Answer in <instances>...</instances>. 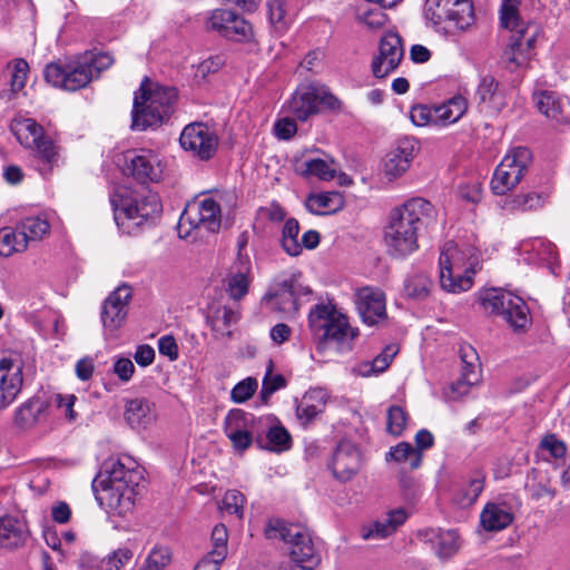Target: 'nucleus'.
<instances>
[{
    "label": "nucleus",
    "instance_id": "nucleus-1",
    "mask_svg": "<svg viewBox=\"0 0 570 570\" xmlns=\"http://www.w3.org/2000/svg\"><path fill=\"white\" fill-rule=\"evenodd\" d=\"M141 480L140 470L128 466L120 459L110 458L94 479L92 490L106 512L126 517L134 510Z\"/></svg>",
    "mask_w": 570,
    "mask_h": 570
},
{
    "label": "nucleus",
    "instance_id": "nucleus-2",
    "mask_svg": "<svg viewBox=\"0 0 570 570\" xmlns=\"http://www.w3.org/2000/svg\"><path fill=\"white\" fill-rule=\"evenodd\" d=\"M433 205L421 197L406 200L394 208L384 230V242L390 255L406 257L419 248L417 232L423 222L432 218Z\"/></svg>",
    "mask_w": 570,
    "mask_h": 570
},
{
    "label": "nucleus",
    "instance_id": "nucleus-3",
    "mask_svg": "<svg viewBox=\"0 0 570 570\" xmlns=\"http://www.w3.org/2000/svg\"><path fill=\"white\" fill-rule=\"evenodd\" d=\"M110 203L117 226L128 234L161 213L158 195L145 186L136 190L120 186L110 196Z\"/></svg>",
    "mask_w": 570,
    "mask_h": 570
},
{
    "label": "nucleus",
    "instance_id": "nucleus-4",
    "mask_svg": "<svg viewBox=\"0 0 570 570\" xmlns=\"http://www.w3.org/2000/svg\"><path fill=\"white\" fill-rule=\"evenodd\" d=\"M236 204L233 191H206L188 203L178 222V235L187 238L191 229H204L218 233L222 225V214L226 208Z\"/></svg>",
    "mask_w": 570,
    "mask_h": 570
},
{
    "label": "nucleus",
    "instance_id": "nucleus-5",
    "mask_svg": "<svg viewBox=\"0 0 570 570\" xmlns=\"http://www.w3.org/2000/svg\"><path fill=\"white\" fill-rule=\"evenodd\" d=\"M112 63L114 58L108 52H90L80 60L47 65L45 79L56 88L76 91L86 87Z\"/></svg>",
    "mask_w": 570,
    "mask_h": 570
},
{
    "label": "nucleus",
    "instance_id": "nucleus-6",
    "mask_svg": "<svg viewBox=\"0 0 570 570\" xmlns=\"http://www.w3.org/2000/svg\"><path fill=\"white\" fill-rule=\"evenodd\" d=\"M139 91L140 95L136 94L134 98L131 128L146 130L169 117L177 91L173 87L154 85L148 79L141 83Z\"/></svg>",
    "mask_w": 570,
    "mask_h": 570
},
{
    "label": "nucleus",
    "instance_id": "nucleus-7",
    "mask_svg": "<svg viewBox=\"0 0 570 570\" xmlns=\"http://www.w3.org/2000/svg\"><path fill=\"white\" fill-rule=\"evenodd\" d=\"M474 264L466 253L453 242H448L439 258V281L443 291L460 294L471 289L474 282Z\"/></svg>",
    "mask_w": 570,
    "mask_h": 570
},
{
    "label": "nucleus",
    "instance_id": "nucleus-8",
    "mask_svg": "<svg viewBox=\"0 0 570 570\" xmlns=\"http://www.w3.org/2000/svg\"><path fill=\"white\" fill-rule=\"evenodd\" d=\"M425 18L438 31L464 32L475 21L472 0H425Z\"/></svg>",
    "mask_w": 570,
    "mask_h": 570
},
{
    "label": "nucleus",
    "instance_id": "nucleus-9",
    "mask_svg": "<svg viewBox=\"0 0 570 570\" xmlns=\"http://www.w3.org/2000/svg\"><path fill=\"white\" fill-rule=\"evenodd\" d=\"M521 0H503L500 10V22L505 29L515 33L511 37L510 45L504 51L505 60L521 67L529 59V50L534 46L535 31L531 35L529 27H522L519 20V6Z\"/></svg>",
    "mask_w": 570,
    "mask_h": 570
},
{
    "label": "nucleus",
    "instance_id": "nucleus-10",
    "mask_svg": "<svg viewBox=\"0 0 570 570\" xmlns=\"http://www.w3.org/2000/svg\"><path fill=\"white\" fill-rule=\"evenodd\" d=\"M266 535L269 539L279 538L289 544L292 560L297 563L296 568H312L318 558L314 543L307 529L299 524H286L282 520L271 521L266 528Z\"/></svg>",
    "mask_w": 570,
    "mask_h": 570
},
{
    "label": "nucleus",
    "instance_id": "nucleus-11",
    "mask_svg": "<svg viewBox=\"0 0 570 570\" xmlns=\"http://www.w3.org/2000/svg\"><path fill=\"white\" fill-rule=\"evenodd\" d=\"M266 428L267 419L256 417L240 409L230 410L224 420V433L238 453H244L254 441L264 446L262 439Z\"/></svg>",
    "mask_w": 570,
    "mask_h": 570
},
{
    "label": "nucleus",
    "instance_id": "nucleus-12",
    "mask_svg": "<svg viewBox=\"0 0 570 570\" xmlns=\"http://www.w3.org/2000/svg\"><path fill=\"white\" fill-rule=\"evenodd\" d=\"M341 101L328 90L318 83L299 86L289 101V110L296 119L307 120L311 116L323 109L337 110Z\"/></svg>",
    "mask_w": 570,
    "mask_h": 570
},
{
    "label": "nucleus",
    "instance_id": "nucleus-13",
    "mask_svg": "<svg viewBox=\"0 0 570 570\" xmlns=\"http://www.w3.org/2000/svg\"><path fill=\"white\" fill-rule=\"evenodd\" d=\"M18 141L35 151L36 157L48 169L58 161V151L53 141L45 135L43 128L32 118L18 117L11 125Z\"/></svg>",
    "mask_w": 570,
    "mask_h": 570
},
{
    "label": "nucleus",
    "instance_id": "nucleus-14",
    "mask_svg": "<svg viewBox=\"0 0 570 570\" xmlns=\"http://www.w3.org/2000/svg\"><path fill=\"white\" fill-rule=\"evenodd\" d=\"M532 161V154L527 147L512 148L493 173L491 189L495 195H505L524 177Z\"/></svg>",
    "mask_w": 570,
    "mask_h": 570
},
{
    "label": "nucleus",
    "instance_id": "nucleus-15",
    "mask_svg": "<svg viewBox=\"0 0 570 570\" xmlns=\"http://www.w3.org/2000/svg\"><path fill=\"white\" fill-rule=\"evenodd\" d=\"M218 142L216 131L204 122H191L185 126L179 137L181 148L200 160L213 158Z\"/></svg>",
    "mask_w": 570,
    "mask_h": 570
},
{
    "label": "nucleus",
    "instance_id": "nucleus-16",
    "mask_svg": "<svg viewBox=\"0 0 570 570\" xmlns=\"http://www.w3.org/2000/svg\"><path fill=\"white\" fill-rule=\"evenodd\" d=\"M23 366L24 362L18 353L0 357V411L11 405L21 392Z\"/></svg>",
    "mask_w": 570,
    "mask_h": 570
},
{
    "label": "nucleus",
    "instance_id": "nucleus-17",
    "mask_svg": "<svg viewBox=\"0 0 570 570\" xmlns=\"http://www.w3.org/2000/svg\"><path fill=\"white\" fill-rule=\"evenodd\" d=\"M124 173L142 185L155 183L163 176V164L159 155L151 149L131 150L125 156Z\"/></svg>",
    "mask_w": 570,
    "mask_h": 570
},
{
    "label": "nucleus",
    "instance_id": "nucleus-18",
    "mask_svg": "<svg viewBox=\"0 0 570 570\" xmlns=\"http://www.w3.org/2000/svg\"><path fill=\"white\" fill-rule=\"evenodd\" d=\"M404 57L402 38L394 31L386 32L380 40L379 52L371 62L375 78H385L396 70Z\"/></svg>",
    "mask_w": 570,
    "mask_h": 570
},
{
    "label": "nucleus",
    "instance_id": "nucleus-19",
    "mask_svg": "<svg viewBox=\"0 0 570 570\" xmlns=\"http://www.w3.org/2000/svg\"><path fill=\"white\" fill-rule=\"evenodd\" d=\"M207 28L234 41H249L253 38L252 24L236 12L227 9L212 11L207 20Z\"/></svg>",
    "mask_w": 570,
    "mask_h": 570
},
{
    "label": "nucleus",
    "instance_id": "nucleus-20",
    "mask_svg": "<svg viewBox=\"0 0 570 570\" xmlns=\"http://www.w3.org/2000/svg\"><path fill=\"white\" fill-rule=\"evenodd\" d=\"M130 298V287L122 285L117 287L105 299L100 315L105 335L114 336L122 326L128 314V303Z\"/></svg>",
    "mask_w": 570,
    "mask_h": 570
},
{
    "label": "nucleus",
    "instance_id": "nucleus-21",
    "mask_svg": "<svg viewBox=\"0 0 570 570\" xmlns=\"http://www.w3.org/2000/svg\"><path fill=\"white\" fill-rule=\"evenodd\" d=\"M419 151V142L411 137L396 141L383 159V173L389 180L401 177L411 166Z\"/></svg>",
    "mask_w": 570,
    "mask_h": 570
},
{
    "label": "nucleus",
    "instance_id": "nucleus-22",
    "mask_svg": "<svg viewBox=\"0 0 570 570\" xmlns=\"http://www.w3.org/2000/svg\"><path fill=\"white\" fill-rule=\"evenodd\" d=\"M354 302L363 323L373 326L386 318L385 295L380 288L365 286L356 289Z\"/></svg>",
    "mask_w": 570,
    "mask_h": 570
},
{
    "label": "nucleus",
    "instance_id": "nucleus-23",
    "mask_svg": "<svg viewBox=\"0 0 570 570\" xmlns=\"http://www.w3.org/2000/svg\"><path fill=\"white\" fill-rule=\"evenodd\" d=\"M360 466L361 453L358 449L348 441L340 442L330 463L334 476L342 482H346L358 472Z\"/></svg>",
    "mask_w": 570,
    "mask_h": 570
},
{
    "label": "nucleus",
    "instance_id": "nucleus-24",
    "mask_svg": "<svg viewBox=\"0 0 570 570\" xmlns=\"http://www.w3.org/2000/svg\"><path fill=\"white\" fill-rule=\"evenodd\" d=\"M513 520L514 507L512 499L499 498L488 502L480 513L482 528L490 532H497L508 528Z\"/></svg>",
    "mask_w": 570,
    "mask_h": 570
},
{
    "label": "nucleus",
    "instance_id": "nucleus-25",
    "mask_svg": "<svg viewBox=\"0 0 570 570\" xmlns=\"http://www.w3.org/2000/svg\"><path fill=\"white\" fill-rule=\"evenodd\" d=\"M50 401L45 395H35L23 402L14 412V423L18 428L30 430L48 421Z\"/></svg>",
    "mask_w": 570,
    "mask_h": 570
},
{
    "label": "nucleus",
    "instance_id": "nucleus-26",
    "mask_svg": "<svg viewBox=\"0 0 570 570\" xmlns=\"http://www.w3.org/2000/svg\"><path fill=\"white\" fill-rule=\"evenodd\" d=\"M476 97L481 110L489 115H498L507 106L505 90L491 75L481 78Z\"/></svg>",
    "mask_w": 570,
    "mask_h": 570
},
{
    "label": "nucleus",
    "instance_id": "nucleus-27",
    "mask_svg": "<svg viewBox=\"0 0 570 570\" xmlns=\"http://www.w3.org/2000/svg\"><path fill=\"white\" fill-rule=\"evenodd\" d=\"M342 313L332 302H321L311 308L308 313V326L313 335L322 343L338 321Z\"/></svg>",
    "mask_w": 570,
    "mask_h": 570
},
{
    "label": "nucleus",
    "instance_id": "nucleus-28",
    "mask_svg": "<svg viewBox=\"0 0 570 570\" xmlns=\"http://www.w3.org/2000/svg\"><path fill=\"white\" fill-rule=\"evenodd\" d=\"M461 361L463 363L461 379L451 384L448 394V397L453 401L466 395L471 386L478 382V374L475 372L478 356L472 346L461 348Z\"/></svg>",
    "mask_w": 570,
    "mask_h": 570
},
{
    "label": "nucleus",
    "instance_id": "nucleus-29",
    "mask_svg": "<svg viewBox=\"0 0 570 570\" xmlns=\"http://www.w3.org/2000/svg\"><path fill=\"white\" fill-rule=\"evenodd\" d=\"M124 416L130 428L146 429L157 420L156 404L145 397L128 400L125 404Z\"/></svg>",
    "mask_w": 570,
    "mask_h": 570
},
{
    "label": "nucleus",
    "instance_id": "nucleus-30",
    "mask_svg": "<svg viewBox=\"0 0 570 570\" xmlns=\"http://www.w3.org/2000/svg\"><path fill=\"white\" fill-rule=\"evenodd\" d=\"M485 473L481 470L473 471L469 478L456 488L453 501L461 508H469L475 503L484 490Z\"/></svg>",
    "mask_w": 570,
    "mask_h": 570
},
{
    "label": "nucleus",
    "instance_id": "nucleus-31",
    "mask_svg": "<svg viewBox=\"0 0 570 570\" xmlns=\"http://www.w3.org/2000/svg\"><path fill=\"white\" fill-rule=\"evenodd\" d=\"M468 107V99L461 95L434 106V126L446 127L458 122L465 115Z\"/></svg>",
    "mask_w": 570,
    "mask_h": 570
},
{
    "label": "nucleus",
    "instance_id": "nucleus-32",
    "mask_svg": "<svg viewBox=\"0 0 570 570\" xmlns=\"http://www.w3.org/2000/svg\"><path fill=\"white\" fill-rule=\"evenodd\" d=\"M358 334V328L351 326L347 316L343 314L332 326L331 331L327 332L322 343L333 344L338 351L346 352L352 350L353 341Z\"/></svg>",
    "mask_w": 570,
    "mask_h": 570
},
{
    "label": "nucleus",
    "instance_id": "nucleus-33",
    "mask_svg": "<svg viewBox=\"0 0 570 570\" xmlns=\"http://www.w3.org/2000/svg\"><path fill=\"white\" fill-rule=\"evenodd\" d=\"M238 320V312L227 306H217L208 313L206 323L210 326L215 337H229L232 334L229 327Z\"/></svg>",
    "mask_w": 570,
    "mask_h": 570
},
{
    "label": "nucleus",
    "instance_id": "nucleus-34",
    "mask_svg": "<svg viewBox=\"0 0 570 570\" xmlns=\"http://www.w3.org/2000/svg\"><path fill=\"white\" fill-rule=\"evenodd\" d=\"M426 537L441 559L452 557L460 548V538L455 530H430Z\"/></svg>",
    "mask_w": 570,
    "mask_h": 570
},
{
    "label": "nucleus",
    "instance_id": "nucleus-35",
    "mask_svg": "<svg viewBox=\"0 0 570 570\" xmlns=\"http://www.w3.org/2000/svg\"><path fill=\"white\" fill-rule=\"evenodd\" d=\"M305 205L314 215H328L343 207L344 198L338 191H326L308 196Z\"/></svg>",
    "mask_w": 570,
    "mask_h": 570
},
{
    "label": "nucleus",
    "instance_id": "nucleus-36",
    "mask_svg": "<svg viewBox=\"0 0 570 570\" xmlns=\"http://www.w3.org/2000/svg\"><path fill=\"white\" fill-rule=\"evenodd\" d=\"M501 316L514 331L527 328L531 321L528 305L514 294L507 302Z\"/></svg>",
    "mask_w": 570,
    "mask_h": 570
},
{
    "label": "nucleus",
    "instance_id": "nucleus-37",
    "mask_svg": "<svg viewBox=\"0 0 570 570\" xmlns=\"http://www.w3.org/2000/svg\"><path fill=\"white\" fill-rule=\"evenodd\" d=\"M268 20L277 32L285 31L292 23L295 9L291 0H267Z\"/></svg>",
    "mask_w": 570,
    "mask_h": 570
},
{
    "label": "nucleus",
    "instance_id": "nucleus-38",
    "mask_svg": "<svg viewBox=\"0 0 570 570\" xmlns=\"http://www.w3.org/2000/svg\"><path fill=\"white\" fill-rule=\"evenodd\" d=\"M26 525L18 519L0 517V548H16L26 540Z\"/></svg>",
    "mask_w": 570,
    "mask_h": 570
},
{
    "label": "nucleus",
    "instance_id": "nucleus-39",
    "mask_svg": "<svg viewBox=\"0 0 570 570\" xmlns=\"http://www.w3.org/2000/svg\"><path fill=\"white\" fill-rule=\"evenodd\" d=\"M397 348L394 345L386 346L384 351L371 361H363L356 364L352 372L362 377H370L383 373L396 355Z\"/></svg>",
    "mask_w": 570,
    "mask_h": 570
},
{
    "label": "nucleus",
    "instance_id": "nucleus-40",
    "mask_svg": "<svg viewBox=\"0 0 570 570\" xmlns=\"http://www.w3.org/2000/svg\"><path fill=\"white\" fill-rule=\"evenodd\" d=\"M279 309L286 314H295L298 311L296 284L293 277L276 281L274 293L271 294Z\"/></svg>",
    "mask_w": 570,
    "mask_h": 570
},
{
    "label": "nucleus",
    "instance_id": "nucleus-41",
    "mask_svg": "<svg viewBox=\"0 0 570 570\" xmlns=\"http://www.w3.org/2000/svg\"><path fill=\"white\" fill-rule=\"evenodd\" d=\"M325 393L322 390H311L304 394L296 406V415L303 423H308L323 412Z\"/></svg>",
    "mask_w": 570,
    "mask_h": 570
},
{
    "label": "nucleus",
    "instance_id": "nucleus-42",
    "mask_svg": "<svg viewBox=\"0 0 570 570\" xmlns=\"http://www.w3.org/2000/svg\"><path fill=\"white\" fill-rule=\"evenodd\" d=\"M238 265L237 271L230 274L227 283V291L233 299L243 298L247 294L250 283V262L248 257L239 258Z\"/></svg>",
    "mask_w": 570,
    "mask_h": 570
},
{
    "label": "nucleus",
    "instance_id": "nucleus-43",
    "mask_svg": "<svg viewBox=\"0 0 570 570\" xmlns=\"http://www.w3.org/2000/svg\"><path fill=\"white\" fill-rule=\"evenodd\" d=\"M546 198L542 194L529 191L504 199L502 208L508 212H530L543 207Z\"/></svg>",
    "mask_w": 570,
    "mask_h": 570
},
{
    "label": "nucleus",
    "instance_id": "nucleus-44",
    "mask_svg": "<svg viewBox=\"0 0 570 570\" xmlns=\"http://www.w3.org/2000/svg\"><path fill=\"white\" fill-rule=\"evenodd\" d=\"M297 171L303 177H317L322 180H331L336 175L334 161H326L321 158H313L302 161L297 166Z\"/></svg>",
    "mask_w": 570,
    "mask_h": 570
},
{
    "label": "nucleus",
    "instance_id": "nucleus-45",
    "mask_svg": "<svg viewBox=\"0 0 570 570\" xmlns=\"http://www.w3.org/2000/svg\"><path fill=\"white\" fill-rule=\"evenodd\" d=\"M432 281L424 272H412L404 279V293L414 299H424L432 288Z\"/></svg>",
    "mask_w": 570,
    "mask_h": 570
},
{
    "label": "nucleus",
    "instance_id": "nucleus-46",
    "mask_svg": "<svg viewBox=\"0 0 570 570\" xmlns=\"http://www.w3.org/2000/svg\"><path fill=\"white\" fill-rule=\"evenodd\" d=\"M535 105L541 114L548 118L557 119L562 112L564 99L556 91L542 90L533 94Z\"/></svg>",
    "mask_w": 570,
    "mask_h": 570
},
{
    "label": "nucleus",
    "instance_id": "nucleus-47",
    "mask_svg": "<svg viewBox=\"0 0 570 570\" xmlns=\"http://www.w3.org/2000/svg\"><path fill=\"white\" fill-rule=\"evenodd\" d=\"M27 249V240L20 233L19 227H4L0 229V255L9 257L14 253Z\"/></svg>",
    "mask_w": 570,
    "mask_h": 570
},
{
    "label": "nucleus",
    "instance_id": "nucleus-48",
    "mask_svg": "<svg viewBox=\"0 0 570 570\" xmlns=\"http://www.w3.org/2000/svg\"><path fill=\"white\" fill-rule=\"evenodd\" d=\"M173 561V549L165 543H155L149 550L142 570H166Z\"/></svg>",
    "mask_w": 570,
    "mask_h": 570
},
{
    "label": "nucleus",
    "instance_id": "nucleus-49",
    "mask_svg": "<svg viewBox=\"0 0 570 570\" xmlns=\"http://www.w3.org/2000/svg\"><path fill=\"white\" fill-rule=\"evenodd\" d=\"M27 245L29 242L40 240L50 230L48 220L41 216L26 217L18 225Z\"/></svg>",
    "mask_w": 570,
    "mask_h": 570
},
{
    "label": "nucleus",
    "instance_id": "nucleus-50",
    "mask_svg": "<svg viewBox=\"0 0 570 570\" xmlns=\"http://www.w3.org/2000/svg\"><path fill=\"white\" fill-rule=\"evenodd\" d=\"M511 295L501 288H489L480 293L479 301L487 312L501 315Z\"/></svg>",
    "mask_w": 570,
    "mask_h": 570
},
{
    "label": "nucleus",
    "instance_id": "nucleus-51",
    "mask_svg": "<svg viewBox=\"0 0 570 570\" xmlns=\"http://www.w3.org/2000/svg\"><path fill=\"white\" fill-rule=\"evenodd\" d=\"M299 224L295 218H288L282 229L281 246L289 256H298L302 254L299 245Z\"/></svg>",
    "mask_w": 570,
    "mask_h": 570
},
{
    "label": "nucleus",
    "instance_id": "nucleus-52",
    "mask_svg": "<svg viewBox=\"0 0 570 570\" xmlns=\"http://www.w3.org/2000/svg\"><path fill=\"white\" fill-rule=\"evenodd\" d=\"M264 434H266L268 443L263 448H267L268 450L275 452H282L291 448V435L284 426H272L267 420V428Z\"/></svg>",
    "mask_w": 570,
    "mask_h": 570
},
{
    "label": "nucleus",
    "instance_id": "nucleus-53",
    "mask_svg": "<svg viewBox=\"0 0 570 570\" xmlns=\"http://www.w3.org/2000/svg\"><path fill=\"white\" fill-rule=\"evenodd\" d=\"M389 455L396 462H407L411 469H417L422 462V453L406 442H402L392 448Z\"/></svg>",
    "mask_w": 570,
    "mask_h": 570
},
{
    "label": "nucleus",
    "instance_id": "nucleus-54",
    "mask_svg": "<svg viewBox=\"0 0 570 570\" xmlns=\"http://www.w3.org/2000/svg\"><path fill=\"white\" fill-rule=\"evenodd\" d=\"M274 363L272 360H268L266 366V373L263 379L261 396L263 400H267L274 394L276 391L285 387L286 381L281 374H273Z\"/></svg>",
    "mask_w": 570,
    "mask_h": 570
},
{
    "label": "nucleus",
    "instance_id": "nucleus-55",
    "mask_svg": "<svg viewBox=\"0 0 570 570\" xmlns=\"http://www.w3.org/2000/svg\"><path fill=\"white\" fill-rule=\"evenodd\" d=\"M7 71L10 76V87L12 92L20 91L28 77L29 66L24 59H16L8 63Z\"/></svg>",
    "mask_w": 570,
    "mask_h": 570
},
{
    "label": "nucleus",
    "instance_id": "nucleus-56",
    "mask_svg": "<svg viewBox=\"0 0 570 570\" xmlns=\"http://www.w3.org/2000/svg\"><path fill=\"white\" fill-rule=\"evenodd\" d=\"M227 528L219 523L212 531L213 549L209 551L218 560H225L227 557Z\"/></svg>",
    "mask_w": 570,
    "mask_h": 570
},
{
    "label": "nucleus",
    "instance_id": "nucleus-57",
    "mask_svg": "<svg viewBox=\"0 0 570 570\" xmlns=\"http://www.w3.org/2000/svg\"><path fill=\"white\" fill-rule=\"evenodd\" d=\"M46 397L50 401V407L56 406L58 410L62 411L69 421H75L77 419V413L73 410V405L77 400L76 395L53 393Z\"/></svg>",
    "mask_w": 570,
    "mask_h": 570
},
{
    "label": "nucleus",
    "instance_id": "nucleus-58",
    "mask_svg": "<svg viewBox=\"0 0 570 570\" xmlns=\"http://www.w3.org/2000/svg\"><path fill=\"white\" fill-rule=\"evenodd\" d=\"M257 381L253 377H246L238 382L230 392V399L234 403L240 404L249 400L257 390Z\"/></svg>",
    "mask_w": 570,
    "mask_h": 570
},
{
    "label": "nucleus",
    "instance_id": "nucleus-59",
    "mask_svg": "<svg viewBox=\"0 0 570 570\" xmlns=\"http://www.w3.org/2000/svg\"><path fill=\"white\" fill-rule=\"evenodd\" d=\"M357 17L371 30L382 29L389 22L387 14L379 8L360 10Z\"/></svg>",
    "mask_w": 570,
    "mask_h": 570
},
{
    "label": "nucleus",
    "instance_id": "nucleus-60",
    "mask_svg": "<svg viewBox=\"0 0 570 570\" xmlns=\"http://www.w3.org/2000/svg\"><path fill=\"white\" fill-rule=\"evenodd\" d=\"M245 497L237 490H229L222 500V509L229 514H236L239 519L243 517Z\"/></svg>",
    "mask_w": 570,
    "mask_h": 570
},
{
    "label": "nucleus",
    "instance_id": "nucleus-61",
    "mask_svg": "<svg viewBox=\"0 0 570 570\" xmlns=\"http://www.w3.org/2000/svg\"><path fill=\"white\" fill-rule=\"evenodd\" d=\"M406 424V413L399 406L393 405L387 411V431L393 435H401Z\"/></svg>",
    "mask_w": 570,
    "mask_h": 570
},
{
    "label": "nucleus",
    "instance_id": "nucleus-62",
    "mask_svg": "<svg viewBox=\"0 0 570 570\" xmlns=\"http://www.w3.org/2000/svg\"><path fill=\"white\" fill-rule=\"evenodd\" d=\"M132 558V551L128 548H119L109 554L102 562L105 570H119Z\"/></svg>",
    "mask_w": 570,
    "mask_h": 570
},
{
    "label": "nucleus",
    "instance_id": "nucleus-63",
    "mask_svg": "<svg viewBox=\"0 0 570 570\" xmlns=\"http://www.w3.org/2000/svg\"><path fill=\"white\" fill-rule=\"evenodd\" d=\"M394 532L393 527L385 518L373 522L368 528L363 529L362 537L365 540L370 539H385Z\"/></svg>",
    "mask_w": 570,
    "mask_h": 570
},
{
    "label": "nucleus",
    "instance_id": "nucleus-64",
    "mask_svg": "<svg viewBox=\"0 0 570 570\" xmlns=\"http://www.w3.org/2000/svg\"><path fill=\"white\" fill-rule=\"evenodd\" d=\"M412 122L417 127L434 125V107L417 105L412 107L410 111Z\"/></svg>",
    "mask_w": 570,
    "mask_h": 570
}]
</instances>
